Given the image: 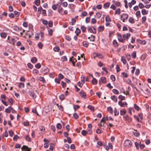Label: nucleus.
Returning <instances> with one entry per match:
<instances>
[{
  "instance_id": "1",
  "label": "nucleus",
  "mask_w": 151,
  "mask_h": 151,
  "mask_svg": "<svg viewBox=\"0 0 151 151\" xmlns=\"http://www.w3.org/2000/svg\"><path fill=\"white\" fill-rule=\"evenodd\" d=\"M132 142L129 140H127L124 142V145L126 148L130 147L132 145Z\"/></svg>"
},
{
  "instance_id": "2",
  "label": "nucleus",
  "mask_w": 151,
  "mask_h": 151,
  "mask_svg": "<svg viewBox=\"0 0 151 151\" xmlns=\"http://www.w3.org/2000/svg\"><path fill=\"white\" fill-rule=\"evenodd\" d=\"M29 95L31 96L33 99H35L36 97V95L34 91H29Z\"/></svg>"
},
{
  "instance_id": "3",
  "label": "nucleus",
  "mask_w": 151,
  "mask_h": 151,
  "mask_svg": "<svg viewBox=\"0 0 151 151\" xmlns=\"http://www.w3.org/2000/svg\"><path fill=\"white\" fill-rule=\"evenodd\" d=\"M106 78L105 77H102L101 78L100 80H99V84H101V83H106Z\"/></svg>"
},
{
  "instance_id": "4",
  "label": "nucleus",
  "mask_w": 151,
  "mask_h": 151,
  "mask_svg": "<svg viewBox=\"0 0 151 151\" xmlns=\"http://www.w3.org/2000/svg\"><path fill=\"white\" fill-rule=\"evenodd\" d=\"M49 72V69L47 67H44L42 69V73L45 74Z\"/></svg>"
},
{
  "instance_id": "5",
  "label": "nucleus",
  "mask_w": 151,
  "mask_h": 151,
  "mask_svg": "<svg viewBox=\"0 0 151 151\" xmlns=\"http://www.w3.org/2000/svg\"><path fill=\"white\" fill-rule=\"evenodd\" d=\"M79 93L81 97H83L84 98H86V94L83 91H81Z\"/></svg>"
},
{
  "instance_id": "6",
  "label": "nucleus",
  "mask_w": 151,
  "mask_h": 151,
  "mask_svg": "<svg viewBox=\"0 0 151 151\" xmlns=\"http://www.w3.org/2000/svg\"><path fill=\"white\" fill-rule=\"evenodd\" d=\"M128 17V15L126 14H124L121 16V18H123L124 19L127 20Z\"/></svg>"
},
{
  "instance_id": "7",
  "label": "nucleus",
  "mask_w": 151,
  "mask_h": 151,
  "mask_svg": "<svg viewBox=\"0 0 151 151\" xmlns=\"http://www.w3.org/2000/svg\"><path fill=\"white\" fill-rule=\"evenodd\" d=\"M22 150L24 149L26 150V151H30L31 150V148H29L27 146H25L24 145L23 147L21 148Z\"/></svg>"
},
{
  "instance_id": "8",
  "label": "nucleus",
  "mask_w": 151,
  "mask_h": 151,
  "mask_svg": "<svg viewBox=\"0 0 151 151\" xmlns=\"http://www.w3.org/2000/svg\"><path fill=\"white\" fill-rule=\"evenodd\" d=\"M137 41L139 43L142 45H145L146 43V42L145 40L141 41L139 39L137 40Z\"/></svg>"
},
{
  "instance_id": "9",
  "label": "nucleus",
  "mask_w": 151,
  "mask_h": 151,
  "mask_svg": "<svg viewBox=\"0 0 151 151\" xmlns=\"http://www.w3.org/2000/svg\"><path fill=\"white\" fill-rule=\"evenodd\" d=\"M12 109V107L10 106L8 108H6L5 109V112L8 113H10L11 112V110Z\"/></svg>"
},
{
  "instance_id": "10",
  "label": "nucleus",
  "mask_w": 151,
  "mask_h": 151,
  "mask_svg": "<svg viewBox=\"0 0 151 151\" xmlns=\"http://www.w3.org/2000/svg\"><path fill=\"white\" fill-rule=\"evenodd\" d=\"M118 35V39L119 41L121 42H123L124 40V39L122 38V36L120 34H119Z\"/></svg>"
},
{
  "instance_id": "11",
  "label": "nucleus",
  "mask_w": 151,
  "mask_h": 151,
  "mask_svg": "<svg viewBox=\"0 0 151 151\" xmlns=\"http://www.w3.org/2000/svg\"><path fill=\"white\" fill-rule=\"evenodd\" d=\"M101 13L100 12H98L96 13V15L95 16V17L96 18L99 19L101 17Z\"/></svg>"
},
{
  "instance_id": "12",
  "label": "nucleus",
  "mask_w": 151,
  "mask_h": 151,
  "mask_svg": "<svg viewBox=\"0 0 151 151\" xmlns=\"http://www.w3.org/2000/svg\"><path fill=\"white\" fill-rule=\"evenodd\" d=\"M110 3L109 2H106V4H104V7L105 9H107L110 6Z\"/></svg>"
},
{
  "instance_id": "13",
  "label": "nucleus",
  "mask_w": 151,
  "mask_h": 151,
  "mask_svg": "<svg viewBox=\"0 0 151 151\" xmlns=\"http://www.w3.org/2000/svg\"><path fill=\"white\" fill-rule=\"evenodd\" d=\"M111 99L114 101V102H116L117 101V98L115 96H111Z\"/></svg>"
},
{
  "instance_id": "14",
  "label": "nucleus",
  "mask_w": 151,
  "mask_h": 151,
  "mask_svg": "<svg viewBox=\"0 0 151 151\" xmlns=\"http://www.w3.org/2000/svg\"><path fill=\"white\" fill-rule=\"evenodd\" d=\"M143 15L147 14L148 13V11H146L145 9H142L141 11Z\"/></svg>"
},
{
  "instance_id": "15",
  "label": "nucleus",
  "mask_w": 151,
  "mask_h": 151,
  "mask_svg": "<svg viewBox=\"0 0 151 151\" xmlns=\"http://www.w3.org/2000/svg\"><path fill=\"white\" fill-rule=\"evenodd\" d=\"M1 37L3 38H5L6 36V34L4 32H2L0 33Z\"/></svg>"
},
{
  "instance_id": "16",
  "label": "nucleus",
  "mask_w": 151,
  "mask_h": 151,
  "mask_svg": "<svg viewBox=\"0 0 151 151\" xmlns=\"http://www.w3.org/2000/svg\"><path fill=\"white\" fill-rule=\"evenodd\" d=\"M108 111L111 114L113 113V109L111 107H108L107 108Z\"/></svg>"
},
{
  "instance_id": "17",
  "label": "nucleus",
  "mask_w": 151,
  "mask_h": 151,
  "mask_svg": "<svg viewBox=\"0 0 151 151\" xmlns=\"http://www.w3.org/2000/svg\"><path fill=\"white\" fill-rule=\"evenodd\" d=\"M37 59L35 57H33L31 59V61L33 63H35L37 61Z\"/></svg>"
},
{
  "instance_id": "18",
  "label": "nucleus",
  "mask_w": 151,
  "mask_h": 151,
  "mask_svg": "<svg viewBox=\"0 0 151 151\" xmlns=\"http://www.w3.org/2000/svg\"><path fill=\"white\" fill-rule=\"evenodd\" d=\"M129 21L131 23L133 24L134 23V19L133 18L130 17L129 19Z\"/></svg>"
},
{
  "instance_id": "19",
  "label": "nucleus",
  "mask_w": 151,
  "mask_h": 151,
  "mask_svg": "<svg viewBox=\"0 0 151 151\" xmlns=\"http://www.w3.org/2000/svg\"><path fill=\"white\" fill-rule=\"evenodd\" d=\"M35 3L37 6H39L40 4V0H35Z\"/></svg>"
},
{
  "instance_id": "20",
  "label": "nucleus",
  "mask_w": 151,
  "mask_h": 151,
  "mask_svg": "<svg viewBox=\"0 0 151 151\" xmlns=\"http://www.w3.org/2000/svg\"><path fill=\"white\" fill-rule=\"evenodd\" d=\"M92 82L93 85H95L97 84V81L95 78H93L92 80Z\"/></svg>"
},
{
  "instance_id": "21",
  "label": "nucleus",
  "mask_w": 151,
  "mask_h": 151,
  "mask_svg": "<svg viewBox=\"0 0 151 151\" xmlns=\"http://www.w3.org/2000/svg\"><path fill=\"white\" fill-rule=\"evenodd\" d=\"M88 108L90 109L92 111H94V108L93 106L91 105H89L87 107Z\"/></svg>"
},
{
  "instance_id": "22",
  "label": "nucleus",
  "mask_w": 151,
  "mask_h": 151,
  "mask_svg": "<svg viewBox=\"0 0 151 151\" xmlns=\"http://www.w3.org/2000/svg\"><path fill=\"white\" fill-rule=\"evenodd\" d=\"M125 110H123L120 111V114L121 115H124L126 113Z\"/></svg>"
},
{
  "instance_id": "23",
  "label": "nucleus",
  "mask_w": 151,
  "mask_h": 151,
  "mask_svg": "<svg viewBox=\"0 0 151 151\" xmlns=\"http://www.w3.org/2000/svg\"><path fill=\"white\" fill-rule=\"evenodd\" d=\"M118 98L120 99L121 101H122L125 99V97L123 96L122 95H119V96Z\"/></svg>"
},
{
  "instance_id": "24",
  "label": "nucleus",
  "mask_w": 151,
  "mask_h": 151,
  "mask_svg": "<svg viewBox=\"0 0 151 151\" xmlns=\"http://www.w3.org/2000/svg\"><path fill=\"white\" fill-rule=\"evenodd\" d=\"M88 31L89 32H90L91 33H94V31H93L92 29H91V27H90L89 26L88 27Z\"/></svg>"
},
{
  "instance_id": "25",
  "label": "nucleus",
  "mask_w": 151,
  "mask_h": 151,
  "mask_svg": "<svg viewBox=\"0 0 151 151\" xmlns=\"http://www.w3.org/2000/svg\"><path fill=\"white\" fill-rule=\"evenodd\" d=\"M133 134L136 137H138L139 135V133L137 132L136 131L135 132H133Z\"/></svg>"
},
{
  "instance_id": "26",
  "label": "nucleus",
  "mask_w": 151,
  "mask_h": 151,
  "mask_svg": "<svg viewBox=\"0 0 151 151\" xmlns=\"http://www.w3.org/2000/svg\"><path fill=\"white\" fill-rule=\"evenodd\" d=\"M98 29L99 31H103L104 29V26H100L99 27Z\"/></svg>"
},
{
  "instance_id": "27",
  "label": "nucleus",
  "mask_w": 151,
  "mask_h": 151,
  "mask_svg": "<svg viewBox=\"0 0 151 151\" xmlns=\"http://www.w3.org/2000/svg\"><path fill=\"white\" fill-rule=\"evenodd\" d=\"M61 60L63 61H67V57L65 56H62L61 57Z\"/></svg>"
},
{
  "instance_id": "28",
  "label": "nucleus",
  "mask_w": 151,
  "mask_h": 151,
  "mask_svg": "<svg viewBox=\"0 0 151 151\" xmlns=\"http://www.w3.org/2000/svg\"><path fill=\"white\" fill-rule=\"evenodd\" d=\"M15 42V40L14 38H12L11 41L9 42L10 44H12L13 45H14V43Z\"/></svg>"
},
{
  "instance_id": "29",
  "label": "nucleus",
  "mask_w": 151,
  "mask_h": 151,
  "mask_svg": "<svg viewBox=\"0 0 151 151\" xmlns=\"http://www.w3.org/2000/svg\"><path fill=\"white\" fill-rule=\"evenodd\" d=\"M81 29L82 30L83 32H84L86 31V28L84 26H82L81 27Z\"/></svg>"
},
{
  "instance_id": "30",
  "label": "nucleus",
  "mask_w": 151,
  "mask_h": 151,
  "mask_svg": "<svg viewBox=\"0 0 151 151\" xmlns=\"http://www.w3.org/2000/svg\"><path fill=\"white\" fill-rule=\"evenodd\" d=\"M57 128L59 129H60L62 128V126L60 124L58 123L56 125Z\"/></svg>"
},
{
  "instance_id": "31",
  "label": "nucleus",
  "mask_w": 151,
  "mask_h": 151,
  "mask_svg": "<svg viewBox=\"0 0 151 151\" xmlns=\"http://www.w3.org/2000/svg\"><path fill=\"white\" fill-rule=\"evenodd\" d=\"M18 86L19 88H23L24 87V84L23 83H19Z\"/></svg>"
},
{
  "instance_id": "32",
  "label": "nucleus",
  "mask_w": 151,
  "mask_h": 151,
  "mask_svg": "<svg viewBox=\"0 0 151 151\" xmlns=\"http://www.w3.org/2000/svg\"><path fill=\"white\" fill-rule=\"evenodd\" d=\"M120 13V9H118L115 11V14H119Z\"/></svg>"
},
{
  "instance_id": "33",
  "label": "nucleus",
  "mask_w": 151,
  "mask_h": 151,
  "mask_svg": "<svg viewBox=\"0 0 151 151\" xmlns=\"http://www.w3.org/2000/svg\"><path fill=\"white\" fill-rule=\"evenodd\" d=\"M108 120V118L107 116H106V117H103L102 119L101 120V122H104V121Z\"/></svg>"
},
{
  "instance_id": "34",
  "label": "nucleus",
  "mask_w": 151,
  "mask_h": 151,
  "mask_svg": "<svg viewBox=\"0 0 151 151\" xmlns=\"http://www.w3.org/2000/svg\"><path fill=\"white\" fill-rule=\"evenodd\" d=\"M80 32L81 31L78 28H77L75 32L77 36H78V35L80 33Z\"/></svg>"
},
{
  "instance_id": "35",
  "label": "nucleus",
  "mask_w": 151,
  "mask_h": 151,
  "mask_svg": "<svg viewBox=\"0 0 151 151\" xmlns=\"http://www.w3.org/2000/svg\"><path fill=\"white\" fill-rule=\"evenodd\" d=\"M113 44L114 46L115 47L118 46V44L115 40H114L113 41Z\"/></svg>"
},
{
  "instance_id": "36",
  "label": "nucleus",
  "mask_w": 151,
  "mask_h": 151,
  "mask_svg": "<svg viewBox=\"0 0 151 151\" xmlns=\"http://www.w3.org/2000/svg\"><path fill=\"white\" fill-rule=\"evenodd\" d=\"M59 99L61 100H63L65 99V96L64 94H61L59 96Z\"/></svg>"
},
{
  "instance_id": "37",
  "label": "nucleus",
  "mask_w": 151,
  "mask_h": 151,
  "mask_svg": "<svg viewBox=\"0 0 151 151\" xmlns=\"http://www.w3.org/2000/svg\"><path fill=\"white\" fill-rule=\"evenodd\" d=\"M88 42H87L86 41L83 42V45L85 47H87L88 46Z\"/></svg>"
},
{
  "instance_id": "38",
  "label": "nucleus",
  "mask_w": 151,
  "mask_h": 151,
  "mask_svg": "<svg viewBox=\"0 0 151 151\" xmlns=\"http://www.w3.org/2000/svg\"><path fill=\"white\" fill-rule=\"evenodd\" d=\"M48 34L50 36H52V29H48Z\"/></svg>"
},
{
  "instance_id": "39",
  "label": "nucleus",
  "mask_w": 151,
  "mask_h": 151,
  "mask_svg": "<svg viewBox=\"0 0 151 151\" xmlns=\"http://www.w3.org/2000/svg\"><path fill=\"white\" fill-rule=\"evenodd\" d=\"M9 103H10L11 105H12L13 104V100L12 98H10L8 100Z\"/></svg>"
},
{
  "instance_id": "40",
  "label": "nucleus",
  "mask_w": 151,
  "mask_h": 151,
  "mask_svg": "<svg viewBox=\"0 0 151 151\" xmlns=\"http://www.w3.org/2000/svg\"><path fill=\"white\" fill-rule=\"evenodd\" d=\"M87 133L89 134H91L92 133V130L91 128H88L87 129Z\"/></svg>"
},
{
  "instance_id": "41",
  "label": "nucleus",
  "mask_w": 151,
  "mask_h": 151,
  "mask_svg": "<svg viewBox=\"0 0 151 151\" xmlns=\"http://www.w3.org/2000/svg\"><path fill=\"white\" fill-rule=\"evenodd\" d=\"M147 57L146 55V54H144L143 55H142L141 57V59L143 60H144L145 58H146Z\"/></svg>"
},
{
  "instance_id": "42",
  "label": "nucleus",
  "mask_w": 151,
  "mask_h": 151,
  "mask_svg": "<svg viewBox=\"0 0 151 151\" xmlns=\"http://www.w3.org/2000/svg\"><path fill=\"white\" fill-rule=\"evenodd\" d=\"M39 79L40 81H41L43 83L45 82V79H44V78L43 77H41V76L39 78Z\"/></svg>"
},
{
  "instance_id": "43",
  "label": "nucleus",
  "mask_w": 151,
  "mask_h": 151,
  "mask_svg": "<svg viewBox=\"0 0 151 151\" xmlns=\"http://www.w3.org/2000/svg\"><path fill=\"white\" fill-rule=\"evenodd\" d=\"M139 8L140 9H142L145 7V6L142 3H140L139 4Z\"/></svg>"
},
{
  "instance_id": "44",
  "label": "nucleus",
  "mask_w": 151,
  "mask_h": 151,
  "mask_svg": "<svg viewBox=\"0 0 151 151\" xmlns=\"http://www.w3.org/2000/svg\"><path fill=\"white\" fill-rule=\"evenodd\" d=\"M41 66V64L39 63L35 65V67L37 69H39L40 68Z\"/></svg>"
},
{
  "instance_id": "45",
  "label": "nucleus",
  "mask_w": 151,
  "mask_h": 151,
  "mask_svg": "<svg viewBox=\"0 0 151 151\" xmlns=\"http://www.w3.org/2000/svg\"><path fill=\"white\" fill-rule=\"evenodd\" d=\"M65 39L68 41H70L71 40V38L69 36H66L65 37Z\"/></svg>"
},
{
  "instance_id": "46",
  "label": "nucleus",
  "mask_w": 151,
  "mask_h": 151,
  "mask_svg": "<svg viewBox=\"0 0 151 151\" xmlns=\"http://www.w3.org/2000/svg\"><path fill=\"white\" fill-rule=\"evenodd\" d=\"M119 105L121 107H124V104L121 101H119L118 102Z\"/></svg>"
},
{
  "instance_id": "47",
  "label": "nucleus",
  "mask_w": 151,
  "mask_h": 151,
  "mask_svg": "<svg viewBox=\"0 0 151 151\" xmlns=\"http://www.w3.org/2000/svg\"><path fill=\"white\" fill-rule=\"evenodd\" d=\"M27 66L29 68L31 69H32L33 68V65L30 63H28L27 64Z\"/></svg>"
},
{
  "instance_id": "48",
  "label": "nucleus",
  "mask_w": 151,
  "mask_h": 151,
  "mask_svg": "<svg viewBox=\"0 0 151 151\" xmlns=\"http://www.w3.org/2000/svg\"><path fill=\"white\" fill-rule=\"evenodd\" d=\"M81 133L83 135L85 136L86 135L87 132H86V131L83 130L82 131Z\"/></svg>"
},
{
  "instance_id": "49",
  "label": "nucleus",
  "mask_w": 151,
  "mask_h": 151,
  "mask_svg": "<svg viewBox=\"0 0 151 151\" xmlns=\"http://www.w3.org/2000/svg\"><path fill=\"white\" fill-rule=\"evenodd\" d=\"M14 29L16 31H19V28L17 26H14L13 27Z\"/></svg>"
},
{
  "instance_id": "50",
  "label": "nucleus",
  "mask_w": 151,
  "mask_h": 151,
  "mask_svg": "<svg viewBox=\"0 0 151 151\" xmlns=\"http://www.w3.org/2000/svg\"><path fill=\"white\" fill-rule=\"evenodd\" d=\"M106 21L107 22H109L111 21V20L109 16H107L105 18Z\"/></svg>"
},
{
  "instance_id": "51",
  "label": "nucleus",
  "mask_w": 151,
  "mask_h": 151,
  "mask_svg": "<svg viewBox=\"0 0 151 151\" xmlns=\"http://www.w3.org/2000/svg\"><path fill=\"white\" fill-rule=\"evenodd\" d=\"M122 75L125 78H127L128 76V74L124 72L122 73Z\"/></svg>"
},
{
  "instance_id": "52",
  "label": "nucleus",
  "mask_w": 151,
  "mask_h": 151,
  "mask_svg": "<svg viewBox=\"0 0 151 151\" xmlns=\"http://www.w3.org/2000/svg\"><path fill=\"white\" fill-rule=\"evenodd\" d=\"M114 113L115 116L118 115L119 114V112L117 111L116 109V108L115 109L114 111Z\"/></svg>"
},
{
  "instance_id": "53",
  "label": "nucleus",
  "mask_w": 151,
  "mask_h": 151,
  "mask_svg": "<svg viewBox=\"0 0 151 151\" xmlns=\"http://www.w3.org/2000/svg\"><path fill=\"white\" fill-rule=\"evenodd\" d=\"M132 56L133 58H135L136 57V52L135 51L132 54Z\"/></svg>"
},
{
  "instance_id": "54",
  "label": "nucleus",
  "mask_w": 151,
  "mask_h": 151,
  "mask_svg": "<svg viewBox=\"0 0 151 151\" xmlns=\"http://www.w3.org/2000/svg\"><path fill=\"white\" fill-rule=\"evenodd\" d=\"M73 116L76 119H77L79 117V116L76 113H75L73 114Z\"/></svg>"
},
{
  "instance_id": "55",
  "label": "nucleus",
  "mask_w": 151,
  "mask_h": 151,
  "mask_svg": "<svg viewBox=\"0 0 151 151\" xmlns=\"http://www.w3.org/2000/svg\"><path fill=\"white\" fill-rule=\"evenodd\" d=\"M134 109H136L137 111H139V107L137 105V104H135L134 105Z\"/></svg>"
},
{
  "instance_id": "56",
  "label": "nucleus",
  "mask_w": 151,
  "mask_h": 151,
  "mask_svg": "<svg viewBox=\"0 0 151 151\" xmlns=\"http://www.w3.org/2000/svg\"><path fill=\"white\" fill-rule=\"evenodd\" d=\"M48 143L49 142H45L44 144V148H47L48 147Z\"/></svg>"
},
{
  "instance_id": "57",
  "label": "nucleus",
  "mask_w": 151,
  "mask_h": 151,
  "mask_svg": "<svg viewBox=\"0 0 151 151\" xmlns=\"http://www.w3.org/2000/svg\"><path fill=\"white\" fill-rule=\"evenodd\" d=\"M53 50L55 52H58L59 50V48L58 47H55L54 48Z\"/></svg>"
},
{
  "instance_id": "58",
  "label": "nucleus",
  "mask_w": 151,
  "mask_h": 151,
  "mask_svg": "<svg viewBox=\"0 0 151 151\" xmlns=\"http://www.w3.org/2000/svg\"><path fill=\"white\" fill-rule=\"evenodd\" d=\"M111 79L113 81H114L115 80V78L114 76L113 75H111L110 76Z\"/></svg>"
},
{
  "instance_id": "59",
  "label": "nucleus",
  "mask_w": 151,
  "mask_h": 151,
  "mask_svg": "<svg viewBox=\"0 0 151 151\" xmlns=\"http://www.w3.org/2000/svg\"><path fill=\"white\" fill-rule=\"evenodd\" d=\"M136 14L137 17H141L140 12L139 11H137Z\"/></svg>"
},
{
  "instance_id": "60",
  "label": "nucleus",
  "mask_w": 151,
  "mask_h": 151,
  "mask_svg": "<svg viewBox=\"0 0 151 151\" xmlns=\"http://www.w3.org/2000/svg\"><path fill=\"white\" fill-rule=\"evenodd\" d=\"M49 26L50 27H52L53 25V22L52 21H50L48 22Z\"/></svg>"
},
{
  "instance_id": "61",
  "label": "nucleus",
  "mask_w": 151,
  "mask_h": 151,
  "mask_svg": "<svg viewBox=\"0 0 151 151\" xmlns=\"http://www.w3.org/2000/svg\"><path fill=\"white\" fill-rule=\"evenodd\" d=\"M76 22V20L74 18H72V22H71V25H73Z\"/></svg>"
},
{
  "instance_id": "62",
  "label": "nucleus",
  "mask_w": 151,
  "mask_h": 151,
  "mask_svg": "<svg viewBox=\"0 0 151 151\" xmlns=\"http://www.w3.org/2000/svg\"><path fill=\"white\" fill-rule=\"evenodd\" d=\"M60 79L58 78H55V82L58 83H60Z\"/></svg>"
},
{
  "instance_id": "63",
  "label": "nucleus",
  "mask_w": 151,
  "mask_h": 151,
  "mask_svg": "<svg viewBox=\"0 0 151 151\" xmlns=\"http://www.w3.org/2000/svg\"><path fill=\"white\" fill-rule=\"evenodd\" d=\"M96 20L94 18H93L92 19L91 21V23L93 24H94L96 22Z\"/></svg>"
},
{
  "instance_id": "64",
  "label": "nucleus",
  "mask_w": 151,
  "mask_h": 151,
  "mask_svg": "<svg viewBox=\"0 0 151 151\" xmlns=\"http://www.w3.org/2000/svg\"><path fill=\"white\" fill-rule=\"evenodd\" d=\"M112 91L114 93L116 94H118L119 93L118 91L116 89H113Z\"/></svg>"
}]
</instances>
